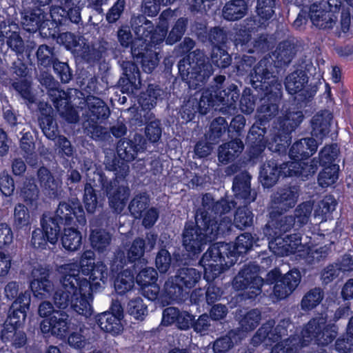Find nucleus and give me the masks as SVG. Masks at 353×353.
<instances>
[{"label": "nucleus", "instance_id": "obj_1", "mask_svg": "<svg viewBox=\"0 0 353 353\" xmlns=\"http://www.w3.org/2000/svg\"><path fill=\"white\" fill-rule=\"evenodd\" d=\"M256 61L254 57L243 54L234 66L238 76L250 77L252 86L260 97L256 121L246 138L248 161L252 163L262 157L268 141L265 135L272 119L279 113L282 97V85L270 71L271 63L267 59H261L256 64Z\"/></svg>", "mask_w": 353, "mask_h": 353}, {"label": "nucleus", "instance_id": "obj_2", "mask_svg": "<svg viewBox=\"0 0 353 353\" xmlns=\"http://www.w3.org/2000/svg\"><path fill=\"white\" fill-rule=\"evenodd\" d=\"M50 271L46 268H34L30 276V291L26 290L19 294V285L17 281H10L5 287V294L8 299H14L8 310L7 318L3 323L1 339L4 343H10L14 348L23 347L27 343L26 332L21 330L24 325L27 312L30 309L31 292L40 300L52 295L54 284L50 279Z\"/></svg>", "mask_w": 353, "mask_h": 353}, {"label": "nucleus", "instance_id": "obj_3", "mask_svg": "<svg viewBox=\"0 0 353 353\" xmlns=\"http://www.w3.org/2000/svg\"><path fill=\"white\" fill-rule=\"evenodd\" d=\"M167 31L168 26H154L145 15L139 14L132 16L130 26L119 28L117 39L122 47H130L134 61L141 64L144 72L150 74L159 62L156 46L163 42Z\"/></svg>", "mask_w": 353, "mask_h": 353}, {"label": "nucleus", "instance_id": "obj_4", "mask_svg": "<svg viewBox=\"0 0 353 353\" xmlns=\"http://www.w3.org/2000/svg\"><path fill=\"white\" fill-rule=\"evenodd\" d=\"M254 242L251 233L243 232L236 238L234 243L216 242L210 245L201 259L206 281H214L234 265L240 256H243L252 248Z\"/></svg>", "mask_w": 353, "mask_h": 353}, {"label": "nucleus", "instance_id": "obj_5", "mask_svg": "<svg viewBox=\"0 0 353 353\" xmlns=\"http://www.w3.org/2000/svg\"><path fill=\"white\" fill-rule=\"evenodd\" d=\"M61 6L50 10L51 21L46 35L57 39L65 49L77 54L85 42L81 35L68 31L71 24L79 25L81 22L79 0H60Z\"/></svg>", "mask_w": 353, "mask_h": 353}, {"label": "nucleus", "instance_id": "obj_6", "mask_svg": "<svg viewBox=\"0 0 353 353\" xmlns=\"http://www.w3.org/2000/svg\"><path fill=\"white\" fill-rule=\"evenodd\" d=\"M195 45L192 39L185 37L176 51L177 55L183 56L177 63L178 73L190 88L197 90L207 83L214 68L203 50L197 48L191 51Z\"/></svg>", "mask_w": 353, "mask_h": 353}, {"label": "nucleus", "instance_id": "obj_7", "mask_svg": "<svg viewBox=\"0 0 353 353\" xmlns=\"http://www.w3.org/2000/svg\"><path fill=\"white\" fill-rule=\"evenodd\" d=\"M132 124L139 127L145 125L144 134L136 133L132 139H123L120 140L117 145V152L119 157L126 163L134 161L139 152H144L147 148V141L154 144L161 138L163 128L161 121L155 118V115H145L142 118L132 119Z\"/></svg>", "mask_w": 353, "mask_h": 353}, {"label": "nucleus", "instance_id": "obj_8", "mask_svg": "<svg viewBox=\"0 0 353 353\" xmlns=\"http://www.w3.org/2000/svg\"><path fill=\"white\" fill-rule=\"evenodd\" d=\"M210 221H207L195 210L194 220H187L181 233V243L189 258H198L208 243L221 236Z\"/></svg>", "mask_w": 353, "mask_h": 353}, {"label": "nucleus", "instance_id": "obj_9", "mask_svg": "<svg viewBox=\"0 0 353 353\" xmlns=\"http://www.w3.org/2000/svg\"><path fill=\"white\" fill-rule=\"evenodd\" d=\"M78 275L74 272H66L61 278V288L55 291L53 295L54 305L59 310L68 307L77 314L88 318L92 315V309L88 301L89 296L78 283Z\"/></svg>", "mask_w": 353, "mask_h": 353}, {"label": "nucleus", "instance_id": "obj_10", "mask_svg": "<svg viewBox=\"0 0 353 353\" xmlns=\"http://www.w3.org/2000/svg\"><path fill=\"white\" fill-rule=\"evenodd\" d=\"M259 270L258 265L250 263L244 265L234 278L233 288L236 291H242L241 295L245 299L254 300L262 292L264 284L274 285L283 275L279 268H275L266 274L265 279H263L259 275Z\"/></svg>", "mask_w": 353, "mask_h": 353}, {"label": "nucleus", "instance_id": "obj_11", "mask_svg": "<svg viewBox=\"0 0 353 353\" xmlns=\"http://www.w3.org/2000/svg\"><path fill=\"white\" fill-rule=\"evenodd\" d=\"M74 274L78 275V283L81 290H85L89 296L92 292L101 288V283L105 284L109 275L108 268L103 261H96L94 251H84L79 259L78 270H72Z\"/></svg>", "mask_w": 353, "mask_h": 353}, {"label": "nucleus", "instance_id": "obj_12", "mask_svg": "<svg viewBox=\"0 0 353 353\" xmlns=\"http://www.w3.org/2000/svg\"><path fill=\"white\" fill-rule=\"evenodd\" d=\"M237 202L235 199H230L228 197H222L215 201L211 193L202 194L201 205L196 211L204 218L205 221H210V224L216 230L221 236L230 234L231 231V220L221 219L222 215L230 213L232 210L236 208Z\"/></svg>", "mask_w": 353, "mask_h": 353}, {"label": "nucleus", "instance_id": "obj_13", "mask_svg": "<svg viewBox=\"0 0 353 353\" xmlns=\"http://www.w3.org/2000/svg\"><path fill=\"white\" fill-rule=\"evenodd\" d=\"M202 90L208 91L211 95L208 100L210 101H208L211 109L223 112H230L237 109L240 88L236 82L225 75H216L210 86Z\"/></svg>", "mask_w": 353, "mask_h": 353}, {"label": "nucleus", "instance_id": "obj_14", "mask_svg": "<svg viewBox=\"0 0 353 353\" xmlns=\"http://www.w3.org/2000/svg\"><path fill=\"white\" fill-rule=\"evenodd\" d=\"M297 162H285L272 158L263 163L259 170V181L264 189L274 187L281 177H296L301 181L308 179V175L314 172V168L306 172Z\"/></svg>", "mask_w": 353, "mask_h": 353}, {"label": "nucleus", "instance_id": "obj_15", "mask_svg": "<svg viewBox=\"0 0 353 353\" xmlns=\"http://www.w3.org/2000/svg\"><path fill=\"white\" fill-rule=\"evenodd\" d=\"M125 167L126 169H122L121 176L115 174L112 179H109L102 170L94 173L101 190L108 198L110 208L116 213H121L124 210L130 195V190L125 180L129 168L127 165Z\"/></svg>", "mask_w": 353, "mask_h": 353}, {"label": "nucleus", "instance_id": "obj_16", "mask_svg": "<svg viewBox=\"0 0 353 353\" xmlns=\"http://www.w3.org/2000/svg\"><path fill=\"white\" fill-rule=\"evenodd\" d=\"M304 119L301 108L291 105L286 108L282 117L278 118V131L272 139L271 149L279 154H285L292 143V133Z\"/></svg>", "mask_w": 353, "mask_h": 353}, {"label": "nucleus", "instance_id": "obj_17", "mask_svg": "<svg viewBox=\"0 0 353 353\" xmlns=\"http://www.w3.org/2000/svg\"><path fill=\"white\" fill-rule=\"evenodd\" d=\"M85 119L83 123L85 133L96 141L105 139L107 131L101 123L110 117L108 105L100 98L91 95L85 98Z\"/></svg>", "mask_w": 353, "mask_h": 353}, {"label": "nucleus", "instance_id": "obj_18", "mask_svg": "<svg viewBox=\"0 0 353 353\" xmlns=\"http://www.w3.org/2000/svg\"><path fill=\"white\" fill-rule=\"evenodd\" d=\"M40 112L39 124L43 134L50 140L54 141L57 139L56 145L59 154L68 161L69 158L73 157L74 150L70 141L65 136L59 135V130L53 110L51 108L42 109Z\"/></svg>", "mask_w": 353, "mask_h": 353}, {"label": "nucleus", "instance_id": "obj_19", "mask_svg": "<svg viewBox=\"0 0 353 353\" xmlns=\"http://www.w3.org/2000/svg\"><path fill=\"white\" fill-rule=\"evenodd\" d=\"M339 327L334 323L326 324L321 317L310 319L301 332L303 341L307 343L314 342L319 346H327L336 338Z\"/></svg>", "mask_w": 353, "mask_h": 353}, {"label": "nucleus", "instance_id": "obj_20", "mask_svg": "<svg viewBox=\"0 0 353 353\" xmlns=\"http://www.w3.org/2000/svg\"><path fill=\"white\" fill-rule=\"evenodd\" d=\"M318 143L314 137H306L296 141L288 151V155L291 161L288 162H297L300 167L304 168L306 172L312 165L314 172L308 175V179L313 176L318 170L317 161L315 159L307 161L317 150Z\"/></svg>", "mask_w": 353, "mask_h": 353}, {"label": "nucleus", "instance_id": "obj_21", "mask_svg": "<svg viewBox=\"0 0 353 353\" xmlns=\"http://www.w3.org/2000/svg\"><path fill=\"white\" fill-rule=\"evenodd\" d=\"M308 77L306 72L301 70H296L290 73L285 79V86L288 92L293 95L298 101L296 105L293 104L302 110L303 103L306 104L311 101L316 94V86L308 88L306 85L308 83ZM292 105L290 104L289 106Z\"/></svg>", "mask_w": 353, "mask_h": 353}, {"label": "nucleus", "instance_id": "obj_22", "mask_svg": "<svg viewBox=\"0 0 353 353\" xmlns=\"http://www.w3.org/2000/svg\"><path fill=\"white\" fill-rule=\"evenodd\" d=\"M263 234L267 237L269 246L275 254L288 256L294 254L301 244V234L299 232L290 234H277L269 224L263 228Z\"/></svg>", "mask_w": 353, "mask_h": 353}, {"label": "nucleus", "instance_id": "obj_23", "mask_svg": "<svg viewBox=\"0 0 353 353\" xmlns=\"http://www.w3.org/2000/svg\"><path fill=\"white\" fill-rule=\"evenodd\" d=\"M211 95L207 92H196L182 105L177 112L176 120L180 124H186L192 121L196 113L201 116L207 114L211 110L208 103Z\"/></svg>", "mask_w": 353, "mask_h": 353}, {"label": "nucleus", "instance_id": "obj_24", "mask_svg": "<svg viewBox=\"0 0 353 353\" xmlns=\"http://www.w3.org/2000/svg\"><path fill=\"white\" fill-rule=\"evenodd\" d=\"M11 72L13 76V79H10L12 88L26 104L34 103L35 97L32 92V83L26 78L29 73L27 64L18 58L12 63Z\"/></svg>", "mask_w": 353, "mask_h": 353}, {"label": "nucleus", "instance_id": "obj_25", "mask_svg": "<svg viewBox=\"0 0 353 353\" xmlns=\"http://www.w3.org/2000/svg\"><path fill=\"white\" fill-rule=\"evenodd\" d=\"M157 234L150 232H147L145 239L141 237H136L128 245L126 252L128 255V259L131 261L130 266H138L139 265H145L148 264V260L145 258L146 250L150 252L154 249L157 240Z\"/></svg>", "mask_w": 353, "mask_h": 353}, {"label": "nucleus", "instance_id": "obj_26", "mask_svg": "<svg viewBox=\"0 0 353 353\" xmlns=\"http://www.w3.org/2000/svg\"><path fill=\"white\" fill-rule=\"evenodd\" d=\"M300 187L297 185H285L279 188L271 196L272 207L276 212L283 213L293 208L299 196Z\"/></svg>", "mask_w": 353, "mask_h": 353}, {"label": "nucleus", "instance_id": "obj_27", "mask_svg": "<svg viewBox=\"0 0 353 353\" xmlns=\"http://www.w3.org/2000/svg\"><path fill=\"white\" fill-rule=\"evenodd\" d=\"M74 323L67 312L59 310L54 312L52 316L42 321L41 330L44 334L50 333L53 336L63 339Z\"/></svg>", "mask_w": 353, "mask_h": 353}, {"label": "nucleus", "instance_id": "obj_28", "mask_svg": "<svg viewBox=\"0 0 353 353\" xmlns=\"http://www.w3.org/2000/svg\"><path fill=\"white\" fill-rule=\"evenodd\" d=\"M123 317L120 305L112 304L110 310L95 316L97 325L101 330L112 335L119 334L123 330L121 320Z\"/></svg>", "mask_w": 353, "mask_h": 353}, {"label": "nucleus", "instance_id": "obj_29", "mask_svg": "<svg viewBox=\"0 0 353 353\" xmlns=\"http://www.w3.org/2000/svg\"><path fill=\"white\" fill-rule=\"evenodd\" d=\"M122 74L117 87L124 93H133L141 85V72L138 65L132 61H123L121 65Z\"/></svg>", "mask_w": 353, "mask_h": 353}, {"label": "nucleus", "instance_id": "obj_30", "mask_svg": "<svg viewBox=\"0 0 353 353\" xmlns=\"http://www.w3.org/2000/svg\"><path fill=\"white\" fill-rule=\"evenodd\" d=\"M252 179V175L247 170L234 175L232 185L234 199L242 201L243 204H250L256 200V192L251 187Z\"/></svg>", "mask_w": 353, "mask_h": 353}, {"label": "nucleus", "instance_id": "obj_31", "mask_svg": "<svg viewBox=\"0 0 353 353\" xmlns=\"http://www.w3.org/2000/svg\"><path fill=\"white\" fill-rule=\"evenodd\" d=\"M52 214L60 222H62L64 227L71 225L74 219L78 225H84L86 223L85 212L79 203L60 202Z\"/></svg>", "mask_w": 353, "mask_h": 353}, {"label": "nucleus", "instance_id": "obj_32", "mask_svg": "<svg viewBox=\"0 0 353 353\" xmlns=\"http://www.w3.org/2000/svg\"><path fill=\"white\" fill-rule=\"evenodd\" d=\"M22 14L21 24L23 29L29 33L43 31L49 28L51 20H48V12L44 8L33 6L25 8Z\"/></svg>", "mask_w": 353, "mask_h": 353}, {"label": "nucleus", "instance_id": "obj_33", "mask_svg": "<svg viewBox=\"0 0 353 353\" xmlns=\"http://www.w3.org/2000/svg\"><path fill=\"white\" fill-rule=\"evenodd\" d=\"M302 275L298 268H294L284 274L277 284L273 286V294L277 300H283L290 296L299 285Z\"/></svg>", "mask_w": 353, "mask_h": 353}, {"label": "nucleus", "instance_id": "obj_34", "mask_svg": "<svg viewBox=\"0 0 353 353\" xmlns=\"http://www.w3.org/2000/svg\"><path fill=\"white\" fill-rule=\"evenodd\" d=\"M160 92L161 89L159 88V85L149 84L146 90L141 92L138 96L137 102L141 109L139 110V112H137L134 116L133 119H135L136 117H139L141 114L142 118H144L145 115H154V114L151 112V110L157 105V101L161 95Z\"/></svg>", "mask_w": 353, "mask_h": 353}, {"label": "nucleus", "instance_id": "obj_35", "mask_svg": "<svg viewBox=\"0 0 353 353\" xmlns=\"http://www.w3.org/2000/svg\"><path fill=\"white\" fill-rule=\"evenodd\" d=\"M323 4L319 1L310 5L307 11L308 17L312 24L319 29H332L336 23L334 18L330 15Z\"/></svg>", "mask_w": 353, "mask_h": 353}, {"label": "nucleus", "instance_id": "obj_36", "mask_svg": "<svg viewBox=\"0 0 353 353\" xmlns=\"http://www.w3.org/2000/svg\"><path fill=\"white\" fill-rule=\"evenodd\" d=\"M13 26L16 28L17 25L13 21H2L0 22V38L6 39V43L17 54H21L24 52L25 46L23 39L17 31H13Z\"/></svg>", "mask_w": 353, "mask_h": 353}, {"label": "nucleus", "instance_id": "obj_37", "mask_svg": "<svg viewBox=\"0 0 353 353\" xmlns=\"http://www.w3.org/2000/svg\"><path fill=\"white\" fill-rule=\"evenodd\" d=\"M333 114L328 110H321L314 114L311 119L312 137L323 140L327 137L331 130Z\"/></svg>", "mask_w": 353, "mask_h": 353}, {"label": "nucleus", "instance_id": "obj_38", "mask_svg": "<svg viewBox=\"0 0 353 353\" xmlns=\"http://www.w3.org/2000/svg\"><path fill=\"white\" fill-rule=\"evenodd\" d=\"M244 148L243 141L237 137L223 143L218 149L219 161L223 165L234 162L241 156Z\"/></svg>", "mask_w": 353, "mask_h": 353}, {"label": "nucleus", "instance_id": "obj_39", "mask_svg": "<svg viewBox=\"0 0 353 353\" xmlns=\"http://www.w3.org/2000/svg\"><path fill=\"white\" fill-rule=\"evenodd\" d=\"M58 96L52 99L54 106L68 123H76L79 119V116L71 104L68 94L65 91H58Z\"/></svg>", "mask_w": 353, "mask_h": 353}, {"label": "nucleus", "instance_id": "obj_40", "mask_svg": "<svg viewBox=\"0 0 353 353\" xmlns=\"http://www.w3.org/2000/svg\"><path fill=\"white\" fill-rule=\"evenodd\" d=\"M37 179L43 191L50 198H58L61 193V182L55 179L50 170L41 166L37 170Z\"/></svg>", "mask_w": 353, "mask_h": 353}, {"label": "nucleus", "instance_id": "obj_41", "mask_svg": "<svg viewBox=\"0 0 353 353\" xmlns=\"http://www.w3.org/2000/svg\"><path fill=\"white\" fill-rule=\"evenodd\" d=\"M105 43L101 42L90 45L85 42H83V46L78 52V56L88 63L94 64L101 63L105 58L108 48Z\"/></svg>", "mask_w": 353, "mask_h": 353}, {"label": "nucleus", "instance_id": "obj_42", "mask_svg": "<svg viewBox=\"0 0 353 353\" xmlns=\"http://www.w3.org/2000/svg\"><path fill=\"white\" fill-rule=\"evenodd\" d=\"M243 339L240 328L229 330L225 335L216 339L212 346L214 353H226L232 349L234 344L241 342Z\"/></svg>", "mask_w": 353, "mask_h": 353}, {"label": "nucleus", "instance_id": "obj_43", "mask_svg": "<svg viewBox=\"0 0 353 353\" xmlns=\"http://www.w3.org/2000/svg\"><path fill=\"white\" fill-rule=\"evenodd\" d=\"M186 290L175 275L165 281L163 286V295L168 299V304L173 301L179 302L183 301L188 294L189 292Z\"/></svg>", "mask_w": 353, "mask_h": 353}, {"label": "nucleus", "instance_id": "obj_44", "mask_svg": "<svg viewBox=\"0 0 353 353\" xmlns=\"http://www.w3.org/2000/svg\"><path fill=\"white\" fill-rule=\"evenodd\" d=\"M199 263L204 268L203 263L199 261ZM203 272L197 270L194 268L190 267H183L179 268L176 274V279L181 281L183 287L186 290H190L193 288H194L197 283L201 281V277H204V270ZM205 281L206 279L203 278Z\"/></svg>", "mask_w": 353, "mask_h": 353}, {"label": "nucleus", "instance_id": "obj_45", "mask_svg": "<svg viewBox=\"0 0 353 353\" xmlns=\"http://www.w3.org/2000/svg\"><path fill=\"white\" fill-rule=\"evenodd\" d=\"M247 0H230L222 10L223 17L228 21H235L245 17L248 11Z\"/></svg>", "mask_w": 353, "mask_h": 353}, {"label": "nucleus", "instance_id": "obj_46", "mask_svg": "<svg viewBox=\"0 0 353 353\" xmlns=\"http://www.w3.org/2000/svg\"><path fill=\"white\" fill-rule=\"evenodd\" d=\"M223 290L221 288L213 284H209L205 292V296L201 289L195 290L190 296V300L196 305H200L201 303L205 301L208 305H212L221 299Z\"/></svg>", "mask_w": 353, "mask_h": 353}, {"label": "nucleus", "instance_id": "obj_47", "mask_svg": "<svg viewBox=\"0 0 353 353\" xmlns=\"http://www.w3.org/2000/svg\"><path fill=\"white\" fill-rule=\"evenodd\" d=\"M90 245L99 254L104 253L108 248L112 241V235L106 230L95 228L91 230L89 236Z\"/></svg>", "mask_w": 353, "mask_h": 353}, {"label": "nucleus", "instance_id": "obj_48", "mask_svg": "<svg viewBox=\"0 0 353 353\" xmlns=\"http://www.w3.org/2000/svg\"><path fill=\"white\" fill-rule=\"evenodd\" d=\"M62 231L59 238L63 248L70 252L80 249L82 244L81 232L73 227H65Z\"/></svg>", "mask_w": 353, "mask_h": 353}, {"label": "nucleus", "instance_id": "obj_49", "mask_svg": "<svg viewBox=\"0 0 353 353\" xmlns=\"http://www.w3.org/2000/svg\"><path fill=\"white\" fill-rule=\"evenodd\" d=\"M230 133V127L224 117L214 118L210 123L209 130L205 134L206 139L218 144L222 141L226 132Z\"/></svg>", "mask_w": 353, "mask_h": 353}, {"label": "nucleus", "instance_id": "obj_50", "mask_svg": "<svg viewBox=\"0 0 353 353\" xmlns=\"http://www.w3.org/2000/svg\"><path fill=\"white\" fill-rule=\"evenodd\" d=\"M132 272L135 277V281L137 285L142 288L148 285L149 283L157 282L158 274L157 270L153 268L148 267L147 265L130 266Z\"/></svg>", "mask_w": 353, "mask_h": 353}, {"label": "nucleus", "instance_id": "obj_51", "mask_svg": "<svg viewBox=\"0 0 353 353\" xmlns=\"http://www.w3.org/2000/svg\"><path fill=\"white\" fill-rule=\"evenodd\" d=\"M36 57L39 70L47 71L50 70L51 66L58 59L54 48L46 44L38 47Z\"/></svg>", "mask_w": 353, "mask_h": 353}, {"label": "nucleus", "instance_id": "obj_52", "mask_svg": "<svg viewBox=\"0 0 353 353\" xmlns=\"http://www.w3.org/2000/svg\"><path fill=\"white\" fill-rule=\"evenodd\" d=\"M135 277L130 266L118 273L114 280V288L118 295H124L130 291L134 285Z\"/></svg>", "mask_w": 353, "mask_h": 353}, {"label": "nucleus", "instance_id": "obj_53", "mask_svg": "<svg viewBox=\"0 0 353 353\" xmlns=\"http://www.w3.org/2000/svg\"><path fill=\"white\" fill-rule=\"evenodd\" d=\"M41 227L47 232L57 241H58L61 232L65 228L56 216L50 212H44L40 219Z\"/></svg>", "mask_w": 353, "mask_h": 353}, {"label": "nucleus", "instance_id": "obj_54", "mask_svg": "<svg viewBox=\"0 0 353 353\" xmlns=\"http://www.w3.org/2000/svg\"><path fill=\"white\" fill-rule=\"evenodd\" d=\"M254 214L250 204H243L242 206H236L234 214V225L239 230H245L252 226Z\"/></svg>", "mask_w": 353, "mask_h": 353}, {"label": "nucleus", "instance_id": "obj_55", "mask_svg": "<svg viewBox=\"0 0 353 353\" xmlns=\"http://www.w3.org/2000/svg\"><path fill=\"white\" fill-rule=\"evenodd\" d=\"M84 325L81 323H75L65 335L68 345L76 350H81L87 344V339L83 335Z\"/></svg>", "mask_w": 353, "mask_h": 353}, {"label": "nucleus", "instance_id": "obj_56", "mask_svg": "<svg viewBox=\"0 0 353 353\" xmlns=\"http://www.w3.org/2000/svg\"><path fill=\"white\" fill-rule=\"evenodd\" d=\"M188 26V19L185 17H179L172 26L170 31L165 36V41L167 45L172 46L181 41L185 34Z\"/></svg>", "mask_w": 353, "mask_h": 353}, {"label": "nucleus", "instance_id": "obj_57", "mask_svg": "<svg viewBox=\"0 0 353 353\" xmlns=\"http://www.w3.org/2000/svg\"><path fill=\"white\" fill-rule=\"evenodd\" d=\"M273 55L281 65H288L295 55L294 46L288 41H281L273 52Z\"/></svg>", "mask_w": 353, "mask_h": 353}, {"label": "nucleus", "instance_id": "obj_58", "mask_svg": "<svg viewBox=\"0 0 353 353\" xmlns=\"http://www.w3.org/2000/svg\"><path fill=\"white\" fill-rule=\"evenodd\" d=\"M210 64L217 68L225 69L232 63V57L223 46H214L212 48Z\"/></svg>", "mask_w": 353, "mask_h": 353}, {"label": "nucleus", "instance_id": "obj_59", "mask_svg": "<svg viewBox=\"0 0 353 353\" xmlns=\"http://www.w3.org/2000/svg\"><path fill=\"white\" fill-rule=\"evenodd\" d=\"M13 225L17 230H30V214L28 208L22 203L15 205L14 210Z\"/></svg>", "mask_w": 353, "mask_h": 353}, {"label": "nucleus", "instance_id": "obj_60", "mask_svg": "<svg viewBox=\"0 0 353 353\" xmlns=\"http://www.w3.org/2000/svg\"><path fill=\"white\" fill-rule=\"evenodd\" d=\"M98 190L90 183L86 182L83 187L82 202L88 214H93L99 204Z\"/></svg>", "mask_w": 353, "mask_h": 353}, {"label": "nucleus", "instance_id": "obj_61", "mask_svg": "<svg viewBox=\"0 0 353 353\" xmlns=\"http://www.w3.org/2000/svg\"><path fill=\"white\" fill-rule=\"evenodd\" d=\"M239 325L241 329L245 332L255 330L260 323L261 312L257 308L251 309L243 314H240Z\"/></svg>", "mask_w": 353, "mask_h": 353}, {"label": "nucleus", "instance_id": "obj_62", "mask_svg": "<svg viewBox=\"0 0 353 353\" xmlns=\"http://www.w3.org/2000/svg\"><path fill=\"white\" fill-rule=\"evenodd\" d=\"M150 204V197L146 193L136 194L129 203L128 209L136 219L142 217Z\"/></svg>", "mask_w": 353, "mask_h": 353}, {"label": "nucleus", "instance_id": "obj_63", "mask_svg": "<svg viewBox=\"0 0 353 353\" xmlns=\"http://www.w3.org/2000/svg\"><path fill=\"white\" fill-rule=\"evenodd\" d=\"M258 98L259 96L254 94L251 88H245L239 98L237 107L244 114H250L254 110Z\"/></svg>", "mask_w": 353, "mask_h": 353}, {"label": "nucleus", "instance_id": "obj_64", "mask_svg": "<svg viewBox=\"0 0 353 353\" xmlns=\"http://www.w3.org/2000/svg\"><path fill=\"white\" fill-rule=\"evenodd\" d=\"M318 175V183L322 188H327L335 183L339 178V165H331L322 167Z\"/></svg>", "mask_w": 353, "mask_h": 353}]
</instances>
